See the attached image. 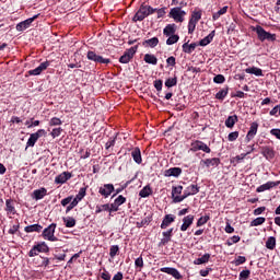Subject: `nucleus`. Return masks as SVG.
Segmentation results:
<instances>
[{"mask_svg":"<svg viewBox=\"0 0 280 280\" xmlns=\"http://www.w3.org/2000/svg\"><path fill=\"white\" fill-rule=\"evenodd\" d=\"M153 86L156 91H163V80L159 79L153 82Z\"/></svg>","mask_w":280,"mask_h":280,"instance_id":"58","label":"nucleus"},{"mask_svg":"<svg viewBox=\"0 0 280 280\" xmlns=\"http://www.w3.org/2000/svg\"><path fill=\"white\" fill-rule=\"evenodd\" d=\"M88 60H91L92 62H95L96 65H110V59L104 58L100 55H97L93 50H89L86 54Z\"/></svg>","mask_w":280,"mask_h":280,"instance_id":"6","label":"nucleus"},{"mask_svg":"<svg viewBox=\"0 0 280 280\" xmlns=\"http://www.w3.org/2000/svg\"><path fill=\"white\" fill-rule=\"evenodd\" d=\"M164 84L167 89H172V86H176V84H178V77L174 75V78L166 79Z\"/></svg>","mask_w":280,"mask_h":280,"instance_id":"41","label":"nucleus"},{"mask_svg":"<svg viewBox=\"0 0 280 280\" xmlns=\"http://www.w3.org/2000/svg\"><path fill=\"white\" fill-rule=\"evenodd\" d=\"M191 150L192 152H206V154H211V148L207 145L203 141L196 140L195 142L191 143Z\"/></svg>","mask_w":280,"mask_h":280,"instance_id":"8","label":"nucleus"},{"mask_svg":"<svg viewBox=\"0 0 280 280\" xmlns=\"http://www.w3.org/2000/svg\"><path fill=\"white\" fill-rule=\"evenodd\" d=\"M39 16L40 14H36L33 18H30L25 21L20 22L19 24H16L15 30L18 32H24V30H27L30 25H32L36 21V19H38Z\"/></svg>","mask_w":280,"mask_h":280,"instance_id":"9","label":"nucleus"},{"mask_svg":"<svg viewBox=\"0 0 280 280\" xmlns=\"http://www.w3.org/2000/svg\"><path fill=\"white\" fill-rule=\"evenodd\" d=\"M245 73H249L252 75H256L257 78L264 77V70L257 67L246 68Z\"/></svg>","mask_w":280,"mask_h":280,"instance_id":"28","label":"nucleus"},{"mask_svg":"<svg viewBox=\"0 0 280 280\" xmlns=\"http://www.w3.org/2000/svg\"><path fill=\"white\" fill-rule=\"evenodd\" d=\"M252 32H256L258 40L260 43H275L277 40V34H272L261 25L252 26Z\"/></svg>","mask_w":280,"mask_h":280,"instance_id":"1","label":"nucleus"},{"mask_svg":"<svg viewBox=\"0 0 280 280\" xmlns=\"http://www.w3.org/2000/svg\"><path fill=\"white\" fill-rule=\"evenodd\" d=\"M260 154L266 159V161H272L275 159V148L270 145L259 147Z\"/></svg>","mask_w":280,"mask_h":280,"instance_id":"10","label":"nucleus"},{"mask_svg":"<svg viewBox=\"0 0 280 280\" xmlns=\"http://www.w3.org/2000/svg\"><path fill=\"white\" fill-rule=\"evenodd\" d=\"M60 135H62V128L60 127L54 128L52 131L50 132V136L52 137V139H56V137H60Z\"/></svg>","mask_w":280,"mask_h":280,"instance_id":"60","label":"nucleus"},{"mask_svg":"<svg viewBox=\"0 0 280 280\" xmlns=\"http://www.w3.org/2000/svg\"><path fill=\"white\" fill-rule=\"evenodd\" d=\"M185 191L190 195V196H196V194H198L200 191V187H198V185H190L188 186Z\"/></svg>","mask_w":280,"mask_h":280,"instance_id":"40","label":"nucleus"},{"mask_svg":"<svg viewBox=\"0 0 280 280\" xmlns=\"http://www.w3.org/2000/svg\"><path fill=\"white\" fill-rule=\"evenodd\" d=\"M221 160L220 158H211L200 161V165H205L207 167H218L220 165Z\"/></svg>","mask_w":280,"mask_h":280,"instance_id":"18","label":"nucleus"},{"mask_svg":"<svg viewBox=\"0 0 280 280\" xmlns=\"http://www.w3.org/2000/svg\"><path fill=\"white\" fill-rule=\"evenodd\" d=\"M210 220H211V217L209 215L201 217L197 221V226H205V224H207V222H209Z\"/></svg>","mask_w":280,"mask_h":280,"instance_id":"51","label":"nucleus"},{"mask_svg":"<svg viewBox=\"0 0 280 280\" xmlns=\"http://www.w3.org/2000/svg\"><path fill=\"white\" fill-rule=\"evenodd\" d=\"M160 272H165L166 275H171V277H174V279H177V280L183 279L180 271H178V269L174 267H162L160 269Z\"/></svg>","mask_w":280,"mask_h":280,"instance_id":"13","label":"nucleus"},{"mask_svg":"<svg viewBox=\"0 0 280 280\" xmlns=\"http://www.w3.org/2000/svg\"><path fill=\"white\" fill-rule=\"evenodd\" d=\"M130 183H132V180H127L121 187L114 190L116 192L112 196V198H115V196L121 194V191H124V189H126L128 187V185H130Z\"/></svg>","mask_w":280,"mask_h":280,"instance_id":"52","label":"nucleus"},{"mask_svg":"<svg viewBox=\"0 0 280 280\" xmlns=\"http://www.w3.org/2000/svg\"><path fill=\"white\" fill-rule=\"evenodd\" d=\"M15 205H16V202L13 199L5 200L4 211H7L8 215H16Z\"/></svg>","mask_w":280,"mask_h":280,"instance_id":"15","label":"nucleus"},{"mask_svg":"<svg viewBox=\"0 0 280 280\" xmlns=\"http://www.w3.org/2000/svg\"><path fill=\"white\" fill-rule=\"evenodd\" d=\"M119 255V245H112L109 248V257L115 259Z\"/></svg>","mask_w":280,"mask_h":280,"instance_id":"42","label":"nucleus"},{"mask_svg":"<svg viewBox=\"0 0 280 280\" xmlns=\"http://www.w3.org/2000/svg\"><path fill=\"white\" fill-rule=\"evenodd\" d=\"M36 141H38L37 136L34 133H31V136L26 142L27 148H34V145H36Z\"/></svg>","mask_w":280,"mask_h":280,"instance_id":"43","label":"nucleus"},{"mask_svg":"<svg viewBox=\"0 0 280 280\" xmlns=\"http://www.w3.org/2000/svg\"><path fill=\"white\" fill-rule=\"evenodd\" d=\"M69 178H71V173L63 172L55 178V183L56 185H65V183L69 180Z\"/></svg>","mask_w":280,"mask_h":280,"instance_id":"22","label":"nucleus"},{"mask_svg":"<svg viewBox=\"0 0 280 280\" xmlns=\"http://www.w3.org/2000/svg\"><path fill=\"white\" fill-rule=\"evenodd\" d=\"M214 84H224L226 82V78L223 74H217L213 78Z\"/></svg>","mask_w":280,"mask_h":280,"instance_id":"50","label":"nucleus"},{"mask_svg":"<svg viewBox=\"0 0 280 280\" xmlns=\"http://www.w3.org/2000/svg\"><path fill=\"white\" fill-rule=\"evenodd\" d=\"M185 16H187V12L183 11V8L180 7L171 9L168 13V18L173 19L175 23H183V21H185Z\"/></svg>","mask_w":280,"mask_h":280,"instance_id":"4","label":"nucleus"},{"mask_svg":"<svg viewBox=\"0 0 280 280\" xmlns=\"http://www.w3.org/2000/svg\"><path fill=\"white\" fill-rule=\"evenodd\" d=\"M242 264H246V258L244 256H237L234 260V265L242 266Z\"/></svg>","mask_w":280,"mask_h":280,"instance_id":"63","label":"nucleus"},{"mask_svg":"<svg viewBox=\"0 0 280 280\" xmlns=\"http://www.w3.org/2000/svg\"><path fill=\"white\" fill-rule=\"evenodd\" d=\"M202 19V11H194L190 16V21H194L195 23H198Z\"/></svg>","mask_w":280,"mask_h":280,"instance_id":"47","label":"nucleus"},{"mask_svg":"<svg viewBox=\"0 0 280 280\" xmlns=\"http://www.w3.org/2000/svg\"><path fill=\"white\" fill-rule=\"evenodd\" d=\"M249 277H250V270L246 269L240 272L238 279L248 280Z\"/></svg>","mask_w":280,"mask_h":280,"instance_id":"55","label":"nucleus"},{"mask_svg":"<svg viewBox=\"0 0 280 280\" xmlns=\"http://www.w3.org/2000/svg\"><path fill=\"white\" fill-rule=\"evenodd\" d=\"M180 40V36L178 35H170L168 38L166 39V45H176Z\"/></svg>","mask_w":280,"mask_h":280,"instance_id":"45","label":"nucleus"},{"mask_svg":"<svg viewBox=\"0 0 280 280\" xmlns=\"http://www.w3.org/2000/svg\"><path fill=\"white\" fill-rule=\"evenodd\" d=\"M38 253H49V245L46 242L35 244L28 252V257H36Z\"/></svg>","mask_w":280,"mask_h":280,"instance_id":"5","label":"nucleus"},{"mask_svg":"<svg viewBox=\"0 0 280 280\" xmlns=\"http://www.w3.org/2000/svg\"><path fill=\"white\" fill-rule=\"evenodd\" d=\"M57 226L58 224L51 223L45 228L42 232L43 240H46L47 242H60V240L56 237Z\"/></svg>","mask_w":280,"mask_h":280,"instance_id":"3","label":"nucleus"},{"mask_svg":"<svg viewBox=\"0 0 280 280\" xmlns=\"http://www.w3.org/2000/svg\"><path fill=\"white\" fill-rule=\"evenodd\" d=\"M51 65V61H44L37 68L28 70V75H40L43 71H47L48 67Z\"/></svg>","mask_w":280,"mask_h":280,"instance_id":"11","label":"nucleus"},{"mask_svg":"<svg viewBox=\"0 0 280 280\" xmlns=\"http://www.w3.org/2000/svg\"><path fill=\"white\" fill-rule=\"evenodd\" d=\"M226 12H229V7L228 5L223 7L218 12L213 13L212 14V21H218V19H220L222 15L226 14Z\"/></svg>","mask_w":280,"mask_h":280,"instance_id":"38","label":"nucleus"},{"mask_svg":"<svg viewBox=\"0 0 280 280\" xmlns=\"http://www.w3.org/2000/svg\"><path fill=\"white\" fill-rule=\"evenodd\" d=\"M264 222H266V218H264V217H258V218L254 219V220L250 222L249 226H261V224H264Z\"/></svg>","mask_w":280,"mask_h":280,"instance_id":"44","label":"nucleus"},{"mask_svg":"<svg viewBox=\"0 0 280 280\" xmlns=\"http://www.w3.org/2000/svg\"><path fill=\"white\" fill-rule=\"evenodd\" d=\"M257 130H259V124L257 121H254L250 124L249 130L246 135L245 141H247V143L249 141H253V139H255L256 135H257Z\"/></svg>","mask_w":280,"mask_h":280,"instance_id":"12","label":"nucleus"},{"mask_svg":"<svg viewBox=\"0 0 280 280\" xmlns=\"http://www.w3.org/2000/svg\"><path fill=\"white\" fill-rule=\"evenodd\" d=\"M143 60L147 65H159V59L152 54H145Z\"/></svg>","mask_w":280,"mask_h":280,"instance_id":"31","label":"nucleus"},{"mask_svg":"<svg viewBox=\"0 0 280 280\" xmlns=\"http://www.w3.org/2000/svg\"><path fill=\"white\" fill-rule=\"evenodd\" d=\"M63 224L67 229H73L75 226L77 221L73 217L63 218Z\"/></svg>","mask_w":280,"mask_h":280,"instance_id":"39","label":"nucleus"},{"mask_svg":"<svg viewBox=\"0 0 280 280\" xmlns=\"http://www.w3.org/2000/svg\"><path fill=\"white\" fill-rule=\"evenodd\" d=\"M266 248H268L269 250H275V248H277V238L275 236H270L267 238Z\"/></svg>","mask_w":280,"mask_h":280,"instance_id":"37","label":"nucleus"},{"mask_svg":"<svg viewBox=\"0 0 280 280\" xmlns=\"http://www.w3.org/2000/svg\"><path fill=\"white\" fill-rule=\"evenodd\" d=\"M176 30H177V26L176 24H167L164 30H163V34L164 36H174L176 35Z\"/></svg>","mask_w":280,"mask_h":280,"instance_id":"26","label":"nucleus"},{"mask_svg":"<svg viewBox=\"0 0 280 280\" xmlns=\"http://www.w3.org/2000/svg\"><path fill=\"white\" fill-rule=\"evenodd\" d=\"M45 196H47V188H45V187H42L39 189H35L32 192L33 200H43V198H45Z\"/></svg>","mask_w":280,"mask_h":280,"instance_id":"19","label":"nucleus"},{"mask_svg":"<svg viewBox=\"0 0 280 280\" xmlns=\"http://www.w3.org/2000/svg\"><path fill=\"white\" fill-rule=\"evenodd\" d=\"M180 194H183L182 185L172 187V198H174L175 196H180Z\"/></svg>","mask_w":280,"mask_h":280,"instance_id":"49","label":"nucleus"},{"mask_svg":"<svg viewBox=\"0 0 280 280\" xmlns=\"http://www.w3.org/2000/svg\"><path fill=\"white\" fill-rule=\"evenodd\" d=\"M154 12H156V9L145 4V2H143L139 10L136 12V14L132 18L133 23H137V21H143L145 19H148V16H150L151 14H154Z\"/></svg>","mask_w":280,"mask_h":280,"instance_id":"2","label":"nucleus"},{"mask_svg":"<svg viewBox=\"0 0 280 280\" xmlns=\"http://www.w3.org/2000/svg\"><path fill=\"white\" fill-rule=\"evenodd\" d=\"M25 233H40L43 225L36 223L24 228Z\"/></svg>","mask_w":280,"mask_h":280,"instance_id":"29","label":"nucleus"},{"mask_svg":"<svg viewBox=\"0 0 280 280\" xmlns=\"http://www.w3.org/2000/svg\"><path fill=\"white\" fill-rule=\"evenodd\" d=\"M183 174V168L180 167H171L164 172V176L170 177L174 176V178H178Z\"/></svg>","mask_w":280,"mask_h":280,"instance_id":"21","label":"nucleus"},{"mask_svg":"<svg viewBox=\"0 0 280 280\" xmlns=\"http://www.w3.org/2000/svg\"><path fill=\"white\" fill-rule=\"evenodd\" d=\"M175 220L176 217H174V214H166L161 223V229H167Z\"/></svg>","mask_w":280,"mask_h":280,"instance_id":"27","label":"nucleus"},{"mask_svg":"<svg viewBox=\"0 0 280 280\" xmlns=\"http://www.w3.org/2000/svg\"><path fill=\"white\" fill-rule=\"evenodd\" d=\"M49 126H62V120L58 117H52L49 120Z\"/></svg>","mask_w":280,"mask_h":280,"instance_id":"59","label":"nucleus"},{"mask_svg":"<svg viewBox=\"0 0 280 280\" xmlns=\"http://www.w3.org/2000/svg\"><path fill=\"white\" fill-rule=\"evenodd\" d=\"M240 121L237 115L229 116L225 120L226 128H234L235 124Z\"/></svg>","mask_w":280,"mask_h":280,"instance_id":"35","label":"nucleus"},{"mask_svg":"<svg viewBox=\"0 0 280 280\" xmlns=\"http://www.w3.org/2000/svg\"><path fill=\"white\" fill-rule=\"evenodd\" d=\"M280 182H267L266 184L260 185L257 187V194H261L262 191H268V189H272V187H279Z\"/></svg>","mask_w":280,"mask_h":280,"instance_id":"17","label":"nucleus"},{"mask_svg":"<svg viewBox=\"0 0 280 280\" xmlns=\"http://www.w3.org/2000/svg\"><path fill=\"white\" fill-rule=\"evenodd\" d=\"M108 209H110V203H104L101 206H96L95 213L97 215V214L102 213V211H108Z\"/></svg>","mask_w":280,"mask_h":280,"instance_id":"48","label":"nucleus"},{"mask_svg":"<svg viewBox=\"0 0 280 280\" xmlns=\"http://www.w3.org/2000/svg\"><path fill=\"white\" fill-rule=\"evenodd\" d=\"M116 140H117V137L109 138V140L105 144V150H110V148L115 147Z\"/></svg>","mask_w":280,"mask_h":280,"instance_id":"62","label":"nucleus"},{"mask_svg":"<svg viewBox=\"0 0 280 280\" xmlns=\"http://www.w3.org/2000/svg\"><path fill=\"white\" fill-rule=\"evenodd\" d=\"M114 202L118 206L121 207V205H126V197H124L122 195H119Z\"/></svg>","mask_w":280,"mask_h":280,"instance_id":"61","label":"nucleus"},{"mask_svg":"<svg viewBox=\"0 0 280 280\" xmlns=\"http://www.w3.org/2000/svg\"><path fill=\"white\" fill-rule=\"evenodd\" d=\"M226 95H229V85L225 88L221 89L217 94H215V100H219V102H224L226 98Z\"/></svg>","mask_w":280,"mask_h":280,"instance_id":"30","label":"nucleus"},{"mask_svg":"<svg viewBox=\"0 0 280 280\" xmlns=\"http://www.w3.org/2000/svg\"><path fill=\"white\" fill-rule=\"evenodd\" d=\"M240 240H242V237H240L238 235H234L226 241V244L228 246H233V244H237Z\"/></svg>","mask_w":280,"mask_h":280,"instance_id":"53","label":"nucleus"},{"mask_svg":"<svg viewBox=\"0 0 280 280\" xmlns=\"http://www.w3.org/2000/svg\"><path fill=\"white\" fill-rule=\"evenodd\" d=\"M152 222V215H148L141 221L136 222L137 229H143V226H148Z\"/></svg>","mask_w":280,"mask_h":280,"instance_id":"36","label":"nucleus"},{"mask_svg":"<svg viewBox=\"0 0 280 280\" xmlns=\"http://www.w3.org/2000/svg\"><path fill=\"white\" fill-rule=\"evenodd\" d=\"M137 49H139V45H136L129 49H127L124 55L119 58V62L121 65H128L135 58V54H137Z\"/></svg>","mask_w":280,"mask_h":280,"instance_id":"7","label":"nucleus"},{"mask_svg":"<svg viewBox=\"0 0 280 280\" xmlns=\"http://www.w3.org/2000/svg\"><path fill=\"white\" fill-rule=\"evenodd\" d=\"M85 196H86V187H82V188H80L79 192L77 194L74 200H78V202H80L81 200L84 199Z\"/></svg>","mask_w":280,"mask_h":280,"instance_id":"46","label":"nucleus"},{"mask_svg":"<svg viewBox=\"0 0 280 280\" xmlns=\"http://www.w3.org/2000/svg\"><path fill=\"white\" fill-rule=\"evenodd\" d=\"M196 25H198V22H194V20H189L188 34H194V32H196Z\"/></svg>","mask_w":280,"mask_h":280,"instance_id":"54","label":"nucleus"},{"mask_svg":"<svg viewBox=\"0 0 280 280\" xmlns=\"http://www.w3.org/2000/svg\"><path fill=\"white\" fill-rule=\"evenodd\" d=\"M194 224V214H188L183 218V224L180 225V231L185 232L189 226Z\"/></svg>","mask_w":280,"mask_h":280,"instance_id":"20","label":"nucleus"},{"mask_svg":"<svg viewBox=\"0 0 280 280\" xmlns=\"http://www.w3.org/2000/svg\"><path fill=\"white\" fill-rule=\"evenodd\" d=\"M140 198H149V196H152V187L150 185L144 186L140 191H139Z\"/></svg>","mask_w":280,"mask_h":280,"instance_id":"34","label":"nucleus"},{"mask_svg":"<svg viewBox=\"0 0 280 280\" xmlns=\"http://www.w3.org/2000/svg\"><path fill=\"white\" fill-rule=\"evenodd\" d=\"M198 47L197 43L189 44V40L183 44L182 49L184 54H194L196 51V48Z\"/></svg>","mask_w":280,"mask_h":280,"instance_id":"24","label":"nucleus"},{"mask_svg":"<svg viewBox=\"0 0 280 280\" xmlns=\"http://www.w3.org/2000/svg\"><path fill=\"white\" fill-rule=\"evenodd\" d=\"M143 47H151V49H154L156 45H159V37H152L150 39H147L142 43Z\"/></svg>","mask_w":280,"mask_h":280,"instance_id":"33","label":"nucleus"},{"mask_svg":"<svg viewBox=\"0 0 280 280\" xmlns=\"http://www.w3.org/2000/svg\"><path fill=\"white\" fill-rule=\"evenodd\" d=\"M131 156L135 163H137L138 165H141V163H143V159L141 158V149H139V147L132 149Z\"/></svg>","mask_w":280,"mask_h":280,"instance_id":"23","label":"nucleus"},{"mask_svg":"<svg viewBox=\"0 0 280 280\" xmlns=\"http://www.w3.org/2000/svg\"><path fill=\"white\" fill-rule=\"evenodd\" d=\"M240 138V131L230 132L228 136V141H237Z\"/></svg>","mask_w":280,"mask_h":280,"instance_id":"56","label":"nucleus"},{"mask_svg":"<svg viewBox=\"0 0 280 280\" xmlns=\"http://www.w3.org/2000/svg\"><path fill=\"white\" fill-rule=\"evenodd\" d=\"M270 135H272L273 137H276V139L280 140V129H271L270 130Z\"/></svg>","mask_w":280,"mask_h":280,"instance_id":"64","label":"nucleus"},{"mask_svg":"<svg viewBox=\"0 0 280 280\" xmlns=\"http://www.w3.org/2000/svg\"><path fill=\"white\" fill-rule=\"evenodd\" d=\"M174 234V228H171L166 232H163V238L160 241V246H167L172 242V235Z\"/></svg>","mask_w":280,"mask_h":280,"instance_id":"16","label":"nucleus"},{"mask_svg":"<svg viewBox=\"0 0 280 280\" xmlns=\"http://www.w3.org/2000/svg\"><path fill=\"white\" fill-rule=\"evenodd\" d=\"M80 201H78V199H73L70 201V205L67 207L66 209V213H69V211H72V209H75V207H78V203Z\"/></svg>","mask_w":280,"mask_h":280,"instance_id":"57","label":"nucleus"},{"mask_svg":"<svg viewBox=\"0 0 280 280\" xmlns=\"http://www.w3.org/2000/svg\"><path fill=\"white\" fill-rule=\"evenodd\" d=\"M213 38H215V31H212L208 36L202 38L199 42L200 47H207V45H210V43H213Z\"/></svg>","mask_w":280,"mask_h":280,"instance_id":"25","label":"nucleus"},{"mask_svg":"<svg viewBox=\"0 0 280 280\" xmlns=\"http://www.w3.org/2000/svg\"><path fill=\"white\" fill-rule=\"evenodd\" d=\"M113 191H115V186L113 184H104L98 188V194L102 195L103 198H108Z\"/></svg>","mask_w":280,"mask_h":280,"instance_id":"14","label":"nucleus"},{"mask_svg":"<svg viewBox=\"0 0 280 280\" xmlns=\"http://www.w3.org/2000/svg\"><path fill=\"white\" fill-rule=\"evenodd\" d=\"M209 259H211V254H205L202 257L194 260L195 266H202V264H209Z\"/></svg>","mask_w":280,"mask_h":280,"instance_id":"32","label":"nucleus"}]
</instances>
